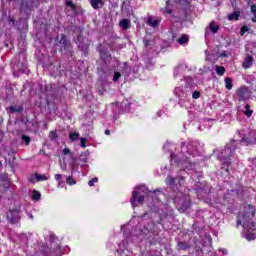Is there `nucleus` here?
Here are the masks:
<instances>
[{"label":"nucleus","mask_w":256,"mask_h":256,"mask_svg":"<svg viewBox=\"0 0 256 256\" xmlns=\"http://www.w3.org/2000/svg\"><path fill=\"white\" fill-rule=\"evenodd\" d=\"M176 209L179 211V213H186V211L191 209V200L187 198H181L176 204Z\"/></svg>","instance_id":"20e7f679"},{"label":"nucleus","mask_w":256,"mask_h":256,"mask_svg":"<svg viewBox=\"0 0 256 256\" xmlns=\"http://www.w3.org/2000/svg\"><path fill=\"white\" fill-rule=\"evenodd\" d=\"M61 179H63V175H61V174H56V175H55V180H56V181L59 182V181H61Z\"/></svg>","instance_id":"49530a36"},{"label":"nucleus","mask_w":256,"mask_h":256,"mask_svg":"<svg viewBox=\"0 0 256 256\" xmlns=\"http://www.w3.org/2000/svg\"><path fill=\"white\" fill-rule=\"evenodd\" d=\"M80 147H82V149L87 147V138H80Z\"/></svg>","instance_id":"f704fd0d"},{"label":"nucleus","mask_w":256,"mask_h":256,"mask_svg":"<svg viewBox=\"0 0 256 256\" xmlns=\"http://www.w3.org/2000/svg\"><path fill=\"white\" fill-rule=\"evenodd\" d=\"M113 105H116V107H118L119 102H115V103H113Z\"/></svg>","instance_id":"3c124183"},{"label":"nucleus","mask_w":256,"mask_h":256,"mask_svg":"<svg viewBox=\"0 0 256 256\" xmlns=\"http://www.w3.org/2000/svg\"><path fill=\"white\" fill-rule=\"evenodd\" d=\"M105 135H111V130L106 129V130H105Z\"/></svg>","instance_id":"09e8293b"},{"label":"nucleus","mask_w":256,"mask_h":256,"mask_svg":"<svg viewBox=\"0 0 256 256\" xmlns=\"http://www.w3.org/2000/svg\"><path fill=\"white\" fill-rule=\"evenodd\" d=\"M246 239H247L248 241H253V239H255V234L248 233V234L246 235Z\"/></svg>","instance_id":"37998d69"},{"label":"nucleus","mask_w":256,"mask_h":256,"mask_svg":"<svg viewBox=\"0 0 256 256\" xmlns=\"http://www.w3.org/2000/svg\"><path fill=\"white\" fill-rule=\"evenodd\" d=\"M9 111H11V113H23V106H10Z\"/></svg>","instance_id":"6ab92c4d"},{"label":"nucleus","mask_w":256,"mask_h":256,"mask_svg":"<svg viewBox=\"0 0 256 256\" xmlns=\"http://www.w3.org/2000/svg\"><path fill=\"white\" fill-rule=\"evenodd\" d=\"M179 45H187L189 43V36L183 34L179 39H178Z\"/></svg>","instance_id":"a211bd4d"},{"label":"nucleus","mask_w":256,"mask_h":256,"mask_svg":"<svg viewBox=\"0 0 256 256\" xmlns=\"http://www.w3.org/2000/svg\"><path fill=\"white\" fill-rule=\"evenodd\" d=\"M199 97H201V92L194 91L193 94H192V98L193 99H199Z\"/></svg>","instance_id":"a19ab883"},{"label":"nucleus","mask_w":256,"mask_h":256,"mask_svg":"<svg viewBox=\"0 0 256 256\" xmlns=\"http://www.w3.org/2000/svg\"><path fill=\"white\" fill-rule=\"evenodd\" d=\"M166 13H167V15H171V13H173V10H171V9H166Z\"/></svg>","instance_id":"de8ad7c7"},{"label":"nucleus","mask_w":256,"mask_h":256,"mask_svg":"<svg viewBox=\"0 0 256 256\" xmlns=\"http://www.w3.org/2000/svg\"><path fill=\"white\" fill-rule=\"evenodd\" d=\"M253 61H255L253 56L251 54H246L242 62L243 69H251V67H253Z\"/></svg>","instance_id":"1a4fd4ad"},{"label":"nucleus","mask_w":256,"mask_h":256,"mask_svg":"<svg viewBox=\"0 0 256 256\" xmlns=\"http://www.w3.org/2000/svg\"><path fill=\"white\" fill-rule=\"evenodd\" d=\"M177 249L178 251H189V249H191V244L186 241H178Z\"/></svg>","instance_id":"9d476101"},{"label":"nucleus","mask_w":256,"mask_h":256,"mask_svg":"<svg viewBox=\"0 0 256 256\" xmlns=\"http://www.w3.org/2000/svg\"><path fill=\"white\" fill-rule=\"evenodd\" d=\"M130 203H131L133 208L137 207L136 203H139L140 205H143V203H145V196L139 195V192L134 190L132 192V197L130 199Z\"/></svg>","instance_id":"39448f33"},{"label":"nucleus","mask_w":256,"mask_h":256,"mask_svg":"<svg viewBox=\"0 0 256 256\" xmlns=\"http://www.w3.org/2000/svg\"><path fill=\"white\" fill-rule=\"evenodd\" d=\"M21 140H22V143H25V145H27V146L30 145V143H31V137H29L25 134H23L21 136Z\"/></svg>","instance_id":"393cba45"},{"label":"nucleus","mask_w":256,"mask_h":256,"mask_svg":"<svg viewBox=\"0 0 256 256\" xmlns=\"http://www.w3.org/2000/svg\"><path fill=\"white\" fill-rule=\"evenodd\" d=\"M32 199L33 201H40L41 200V192L37 190L32 191Z\"/></svg>","instance_id":"412c9836"},{"label":"nucleus","mask_w":256,"mask_h":256,"mask_svg":"<svg viewBox=\"0 0 256 256\" xmlns=\"http://www.w3.org/2000/svg\"><path fill=\"white\" fill-rule=\"evenodd\" d=\"M119 79H121V73L120 72H114V77H113L114 83H117V81H119Z\"/></svg>","instance_id":"c9c22d12"},{"label":"nucleus","mask_w":256,"mask_h":256,"mask_svg":"<svg viewBox=\"0 0 256 256\" xmlns=\"http://www.w3.org/2000/svg\"><path fill=\"white\" fill-rule=\"evenodd\" d=\"M250 11H251V13H253V15H256V4L251 5Z\"/></svg>","instance_id":"c03bdc74"},{"label":"nucleus","mask_w":256,"mask_h":256,"mask_svg":"<svg viewBox=\"0 0 256 256\" xmlns=\"http://www.w3.org/2000/svg\"><path fill=\"white\" fill-rule=\"evenodd\" d=\"M146 25L149 27H153V29H156V27H159V20L153 19V16H148L146 20Z\"/></svg>","instance_id":"f8f14e48"},{"label":"nucleus","mask_w":256,"mask_h":256,"mask_svg":"<svg viewBox=\"0 0 256 256\" xmlns=\"http://www.w3.org/2000/svg\"><path fill=\"white\" fill-rule=\"evenodd\" d=\"M237 149V141L231 140L229 144L225 146L224 152L222 153V157H224L225 161L223 165L229 167L231 165V157L235 154V150Z\"/></svg>","instance_id":"f03ea898"},{"label":"nucleus","mask_w":256,"mask_h":256,"mask_svg":"<svg viewBox=\"0 0 256 256\" xmlns=\"http://www.w3.org/2000/svg\"><path fill=\"white\" fill-rule=\"evenodd\" d=\"M165 183L166 185H175V177L173 176H167V178L165 179Z\"/></svg>","instance_id":"a878e982"},{"label":"nucleus","mask_w":256,"mask_h":256,"mask_svg":"<svg viewBox=\"0 0 256 256\" xmlns=\"http://www.w3.org/2000/svg\"><path fill=\"white\" fill-rule=\"evenodd\" d=\"M67 7H70L72 9V11H76L77 6L75 4H73V1L69 0L66 2Z\"/></svg>","instance_id":"7c9ffc66"},{"label":"nucleus","mask_w":256,"mask_h":256,"mask_svg":"<svg viewBox=\"0 0 256 256\" xmlns=\"http://www.w3.org/2000/svg\"><path fill=\"white\" fill-rule=\"evenodd\" d=\"M247 31H249V27L242 26L241 29H240V35L241 36L245 35V33H247Z\"/></svg>","instance_id":"58836bf2"},{"label":"nucleus","mask_w":256,"mask_h":256,"mask_svg":"<svg viewBox=\"0 0 256 256\" xmlns=\"http://www.w3.org/2000/svg\"><path fill=\"white\" fill-rule=\"evenodd\" d=\"M252 22L256 23V14H254V16L252 17Z\"/></svg>","instance_id":"8fccbe9b"},{"label":"nucleus","mask_w":256,"mask_h":256,"mask_svg":"<svg viewBox=\"0 0 256 256\" xmlns=\"http://www.w3.org/2000/svg\"><path fill=\"white\" fill-rule=\"evenodd\" d=\"M120 27H122V29H124V31H127V29H129V27H131V21H129V19L124 18L122 21L119 22Z\"/></svg>","instance_id":"dca6fc26"},{"label":"nucleus","mask_w":256,"mask_h":256,"mask_svg":"<svg viewBox=\"0 0 256 256\" xmlns=\"http://www.w3.org/2000/svg\"><path fill=\"white\" fill-rule=\"evenodd\" d=\"M183 183H185V177L180 176V177H179V180H178L179 186L181 187V185H183Z\"/></svg>","instance_id":"a18cd8bd"},{"label":"nucleus","mask_w":256,"mask_h":256,"mask_svg":"<svg viewBox=\"0 0 256 256\" xmlns=\"http://www.w3.org/2000/svg\"><path fill=\"white\" fill-rule=\"evenodd\" d=\"M2 141H3V139H2V138H0V143H2Z\"/></svg>","instance_id":"5fc2aeb1"},{"label":"nucleus","mask_w":256,"mask_h":256,"mask_svg":"<svg viewBox=\"0 0 256 256\" xmlns=\"http://www.w3.org/2000/svg\"><path fill=\"white\" fill-rule=\"evenodd\" d=\"M194 253H196V255H201V253H203V249L201 248V246L195 245Z\"/></svg>","instance_id":"2f4dec72"},{"label":"nucleus","mask_w":256,"mask_h":256,"mask_svg":"<svg viewBox=\"0 0 256 256\" xmlns=\"http://www.w3.org/2000/svg\"><path fill=\"white\" fill-rule=\"evenodd\" d=\"M225 87L228 89V91H231L233 89V79L231 77L225 78Z\"/></svg>","instance_id":"f3484780"},{"label":"nucleus","mask_w":256,"mask_h":256,"mask_svg":"<svg viewBox=\"0 0 256 256\" xmlns=\"http://www.w3.org/2000/svg\"><path fill=\"white\" fill-rule=\"evenodd\" d=\"M183 167H185V169H188V171H191L192 169L195 168V163L191 162V160L189 158H186L183 162H182Z\"/></svg>","instance_id":"4468645a"},{"label":"nucleus","mask_w":256,"mask_h":256,"mask_svg":"<svg viewBox=\"0 0 256 256\" xmlns=\"http://www.w3.org/2000/svg\"><path fill=\"white\" fill-rule=\"evenodd\" d=\"M85 155H87V153H81L80 155V161L82 163V165H85V163H87L88 159L87 157H85Z\"/></svg>","instance_id":"473e14b6"},{"label":"nucleus","mask_w":256,"mask_h":256,"mask_svg":"<svg viewBox=\"0 0 256 256\" xmlns=\"http://www.w3.org/2000/svg\"><path fill=\"white\" fill-rule=\"evenodd\" d=\"M63 155H70L71 157H73V153L71 152V150L69 148L63 149Z\"/></svg>","instance_id":"ea45409f"},{"label":"nucleus","mask_w":256,"mask_h":256,"mask_svg":"<svg viewBox=\"0 0 256 256\" xmlns=\"http://www.w3.org/2000/svg\"><path fill=\"white\" fill-rule=\"evenodd\" d=\"M98 53L100 55V59L101 61H107L109 59H111V52H109V49H107V47L100 45L98 47Z\"/></svg>","instance_id":"0eeeda50"},{"label":"nucleus","mask_w":256,"mask_h":256,"mask_svg":"<svg viewBox=\"0 0 256 256\" xmlns=\"http://www.w3.org/2000/svg\"><path fill=\"white\" fill-rule=\"evenodd\" d=\"M209 27H210V31L212 33H218L219 32V25H216L215 21L210 22Z\"/></svg>","instance_id":"aec40b11"},{"label":"nucleus","mask_w":256,"mask_h":256,"mask_svg":"<svg viewBox=\"0 0 256 256\" xmlns=\"http://www.w3.org/2000/svg\"><path fill=\"white\" fill-rule=\"evenodd\" d=\"M67 185H76L77 181L73 178V176H68L66 179Z\"/></svg>","instance_id":"bb28decb"},{"label":"nucleus","mask_w":256,"mask_h":256,"mask_svg":"<svg viewBox=\"0 0 256 256\" xmlns=\"http://www.w3.org/2000/svg\"><path fill=\"white\" fill-rule=\"evenodd\" d=\"M36 179L37 181H47V176L41 175V174H36Z\"/></svg>","instance_id":"e433bc0d"},{"label":"nucleus","mask_w":256,"mask_h":256,"mask_svg":"<svg viewBox=\"0 0 256 256\" xmlns=\"http://www.w3.org/2000/svg\"><path fill=\"white\" fill-rule=\"evenodd\" d=\"M90 5L95 10H97V9H101V7H103V5H105V4H104L103 0H90Z\"/></svg>","instance_id":"ddd939ff"},{"label":"nucleus","mask_w":256,"mask_h":256,"mask_svg":"<svg viewBox=\"0 0 256 256\" xmlns=\"http://www.w3.org/2000/svg\"><path fill=\"white\" fill-rule=\"evenodd\" d=\"M239 17H241V12L234 11L233 13L228 15V21H239Z\"/></svg>","instance_id":"2eb2a0df"},{"label":"nucleus","mask_w":256,"mask_h":256,"mask_svg":"<svg viewBox=\"0 0 256 256\" xmlns=\"http://www.w3.org/2000/svg\"><path fill=\"white\" fill-rule=\"evenodd\" d=\"M124 66L127 67V62L124 63Z\"/></svg>","instance_id":"864d4df0"},{"label":"nucleus","mask_w":256,"mask_h":256,"mask_svg":"<svg viewBox=\"0 0 256 256\" xmlns=\"http://www.w3.org/2000/svg\"><path fill=\"white\" fill-rule=\"evenodd\" d=\"M59 43L65 51H71V49H73V44H71V41L67 40V36H65V34H61Z\"/></svg>","instance_id":"6e6552de"},{"label":"nucleus","mask_w":256,"mask_h":256,"mask_svg":"<svg viewBox=\"0 0 256 256\" xmlns=\"http://www.w3.org/2000/svg\"><path fill=\"white\" fill-rule=\"evenodd\" d=\"M244 115H246V117H251L253 115V110H251L250 104H246V110L244 111Z\"/></svg>","instance_id":"5701e85b"},{"label":"nucleus","mask_w":256,"mask_h":256,"mask_svg":"<svg viewBox=\"0 0 256 256\" xmlns=\"http://www.w3.org/2000/svg\"><path fill=\"white\" fill-rule=\"evenodd\" d=\"M11 21H12V23H15V19L12 18Z\"/></svg>","instance_id":"603ef678"},{"label":"nucleus","mask_w":256,"mask_h":256,"mask_svg":"<svg viewBox=\"0 0 256 256\" xmlns=\"http://www.w3.org/2000/svg\"><path fill=\"white\" fill-rule=\"evenodd\" d=\"M95 183H99V178L94 177V178H92L90 181H88L89 187H94V186H95Z\"/></svg>","instance_id":"c756f323"},{"label":"nucleus","mask_w":256,"mask_h":256,"mask_svg":"<svg viewBox=\"0 0 256 256\" xmlns=\"http://www.w3.org/2000/svg\"><path fill=\"white\" fill-rule=\"evenodd\" d=\"M70 141H78L79 140V133H70L69 134Z\"/></svg>","instance_id":"cd10ccee"},{"label":"nucleus","mask_w":256,"mask_h":256,"mask_svg":"<svg viewBox=\"0 0 256 256\" xmlns=\"http://www.w3.org/2000/svg\"><path fill=\"white\" fill-rule=\"evenodd\" d=\"M151 43H153V40H151V39H148V38H144L143 39V45H144V47H149V45H151Z\"/></svg>","instance_id":"72a5a7b5"},{"label":"nucleus","mask_w":256,"mask_h":256,"mask_svg":"<svg viewBox=\"0 0 256 256\" xmlns=\"http://www.w3.org/2000/svg\"><path fill=\"white\" fill-rule=\"evenodd\" d=\"M240 143H247V145H251V144L255 143V141L251 140L250 138L243 137V138H241Z\"/></svg>","instance_id":"c85d7f7f"},{"label":"nucleus","mask_w":256,"mask_h":256,"mask_svg":"<svg viewBox=\"0 0 256 256\" xmlns=\"http://www.w3.org/2000/svg\"><path fill=\"white\" fill-rule=\"evenodd\" d=\"M220 59H225L229 57V54H227V51H223L222 53L219 54Z\"/></svg>","instance_id":"79ce46f5"},{"label":"nucleus","mask_w":256,"mask_h":256,"mask_svg":"<svg viewBox=\"0 0 256 256\" xmlns=\"http://www.w3.org/2000/svg\"><path fill=\"white\" fill-rule=\"evenodd\" d=\"M1 165H3V164L0 162V167H1Z\"/></svg>","instance_id":"6e6d98bb"},{"label":"nucleus","mask_w":256,"mask_h":256,"mask_svg":"<svg viewBox=\"0 0 256 256\" xmlns=\"http://www.w3.org/2000/svg\"><path fill=\"white\" fill-rule=\"evenodd\" d=\"M241 226L244 229H251V231H256V208L254 205H246L243 211L238 214L236 227Z\"/></svg>","instance_id":"f257e3e1"},{"label":"nucleus","mask_w":256,"mask_h":256,"mask_svg":"<svg viewBox=\"0 0 256 256\" xmlns=\"http://www.w3.org/2000/svg\"><path fill=\"white\" fill-rule=\"evenodd\" d=\"M249 90L247 89V87L245 86H242L238 89V97H239V101H245L246 99V95H247V92Z\"/></svg>","instance_id":"9b49d317"},{"label":"nucleus","mask_w":256,"mask_h":256,"mask_svg":"<svg viewBox=\"0 0 256 256\" xmlns=\"http://www.w3.org/2000/svg\"><path fill=\"white\" fill-rule=\"evenodd\" d=\"M179 5H183L184 7H189V0H178Z\"/></svg>","instance_id":"4c0bfd02"},{"label":"nucleus","mask_w":256,"mask_h":256,"mask_svg":"<svg viewBox=\"0 0 256 256\" xmlns=\"http://www.w3.org/2000/svg\"><path fill=\"white\" fill-rule=\"evenodd\" d=\"M49 139H51V141H55L56 139H59V134H57V131L55 130L50 131Z\"/></svg>","instance_id":"b1692460"},{"label":"nucleus","mask_w":256,"mask_h":256,"mask_svg":"<svg viewBox=\"0 0 256 256\" xmlns=\"http://www.w3.org/2000/svg\"><path fill=\"white\" fill-rule=\"evenodd\" d=\"M216 73L219 77H223V75H225V67L216 66Z\"/></svg>","instance_id":"4be33fe9"},{"label":"nucleus","mask_w":256,"mask_h":256,"mask_svg":"<svg viewBox=\"0 0 256 256\" xmlns=\"http://www.w3.org/2000/svg\"><path fill=\"white\" fill-rule=\"evenodd\" d=\"M83 41H85V38H83L82 35H78L77 41H76V43H78V49L80 51H82V53H84V57H87L89 55V45L90 44H85V43H83Z\"/></svg>","instance_id":"423d86ee"},{"label":"nucleus","mask_w":256,"mask_h":256,"mask_svg":"<svg viewBox=\"0 0 256 256\" xmlns=\"http://www.w3.org/2000/svg\"><path fill=\"white\" fill-rule=\"evenodd\" d=\"M6 218L9 225H17L21 223V206L9 209L6 212Z\"/></svg>","instance_id":"7ed1b4c3"}]
</instances>
